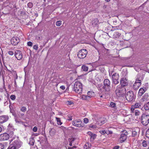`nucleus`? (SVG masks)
<instances>
[{
    "mask_svg": "<svg viewBox=\"0 0 149 149\" xmlns=\"http://www.w3.org/2000/svg\"><path fill=\"white\" fill-rule=\"evenodd\" d=\"M8 130L9 134L5 133L0 135L1 140L3 141L7 140L9 137V136H12L13 135L14 133L12 131V130H13V129L12 127L10 124L8 126Z\"/></svg>",
    "mask_w": 149,
    "mask_h": 149,
    "instance_id": "nucleus-1",
    "label": "nucleus"
},
{
    "mask_svg": "<svg viewBox=\"0 0 149 149\" xmlns=\"http://www.w3.org/2000/svg\"><path fill=\"white\" fill-rule=\"evenodd\" d=\"M72 90L73 91L78 94L81 93L83 90L82 84L79 81H76L74 85Z\"/></svg>",
    "mask_w": 149,
    "mask_h": 149,
    "instance_id": "nucleus-2",
    "label": "nucleus"
},
{
    "mask_svg": "<svg viewBox=\"0 0 149 149\" xmlns=\"http://www.w3.org/2000/svg\"><path fill=\"white\" fill-rule=\"evenodd\" d=\"M116 92L117 96H120L126 93V90L123 87L117 86Z\"/></svg>",
    "mask_w": 149,
    "mask_h": 149,
    "instance_id": "nucleus-3",
    "label": "nucleus"
},
{
    "mask_svg": "<svg viewBox=\"0 0 149 149\" xmlns=\"http://www.w3.org/2000/svg\"><path fill=\"white\" fill-rule=\"evenodd\" d=\"M148 115L144 114L141 116V121L142 123L144 125H146L149 123V111Z\"/></svg>",
    "mask_w": 149,
    "mask_h": 149,
    "instance_id": "nucleus-4",
    "label": "nucleus"
},
{
    "mask_svg": "<svg viewBox=\"0 0 149 149\" xmlns=\"http://www.w3.org/2000/svg\"><path fill=\"white\" fill-rule=\"evenodd\" d=\"M104 85L103 88L106 91H109L111 88L110 81L108 79H105L104 81Z\"/></svg>",
    "mask_w": 149,
    "mask_h": 149,
    "instance_id": "nucleus-5",
    "label": "nucleus"
},
{
    "mask_svg": "<svg viewBox=\"0 0 149 149\" xmlns=\"http://www.w3.org/2000/svg\"><path fill=\"white\" fill-rule=\"evenodd\" d=\"M88 53L86 49H81L78 53L77 56L80 58H85Z\"/></svg>",
    "mask_w": 149,
    "mask_h": 149,
    "instance_id": "nucleus-6",
    "label": "nucleus"
},
{
    "mask_svg": "<svg viewBox=\"0 0 149 149\" xmlns=\"http://www.w3.org/2000/svg\"><path fill=\"white\" fill-rule=\"evenodd\" d=\"M126 100L128 101H132L134 98L133 92L132 91H130L127 92L126 95Z\"/></svg>",
    "mask_w": 149,
    "mask_h": 149,
    "instance_id": "nucleus-7",
    "label": "nucleus"
},
{
    "mask_svg": "<svg viewBox=\"0 0 149 149\" xmlns=\"http://www.w3.org/2000/svg\"><path fill=\"white\" fill-rule=\"evenodd\" d=\"M72 123L74 126L77 127H82L84 126L83 124L82 123L81 120L79 119H77L73 120L72 122Z\"/></svg>",
    "mask_w": 149,
    "mask_h": 149,
    "instance_id": "nucleus-8",
    "label": "nucleus"
},
{
    "mask_svg": "<svg viewBox=\"0 0 149 149\" xmlns=\"http://www.w3.org/2000/svg\"><path fill=\"white\" fill-rule=\"evenodd\" d=\"M119 75L116 73L113 74L112 76L113 82L115 84H117L119 83Z\"/></svg>",
    "mask_w": 149,
    "mask_h": 149,
    "instance_id": "nucleus-9",
    "label": "nucleus"
},
{
    "mask_svg": "<svg viewBox=\"0 0 149 149\" xmlns=\"http://www.w3.org/2000/svg\"><path fill=\"white\" fill-rule=\"evenodd\" d=\"M127 134V132L125 130L123 132L120 138V141L121 143L123 142L126 140Z\"/></svg>",
    "mask_w": 149,
    "mask_h": 149,
    "instance_id": "nucleus-10",
    "label": "nucleus"
},
{
    "mask_svg": "<svg viewBox=\"0 0 149 149\" xmlns=\"http://www.w3.org/2000/svg\"><path fill=\"white\" fill-rule=\"evenodd\" d=\"M20 41V39L18 37H14L11 40V42L12 45H17Z\"/></svg>",
    "mask_w": 149,
    "mask_h": 149,
    "instance_id": "nucleus-11",
    "label": "nucleus"
},
{
    "mask_svg": "<svg viewBox=\"0 0 149 149\" xmlns=\"http://www.w3.org/2000/svg\"><path fill=\"white\" fill-rule=\"evenodd\" d=\"M15 55L18 60L21 59L22 58V54L19 50H16L15 53Z\"/></svg>",
    "mask_w": 149,
    "mask_h": 149,
    "instance_id": "nucleus-12",
    "label": "nucleus"
},
{
    "mask_svg": "<svg viewBox=\"0 0 149 149\" xmlns=\"http://www.w3.org/2000/svg\"><path fill=\"white\" fill-rule=\"evenodd\" d=\"M120 83L121 86H125L127 85L128 81L127 79L125 77H123L122 78L120 81Z\"/></svg>",
    "mask_w": 149,
    "mask_h": 149,
    "instance_id": "nucleus-13",
    "label": "nucleus"
},
{
    "mask_svg": "<svg viewBox=\"0 0 149 149\" xmlns=\"http://www.w3.org/2000/svg\"><path fill=\"white\" fill-rule=\"evenodd\" d=\"M9 119L8 116H0V123H3L7 121Z\"/></svg>",
    "mask_w": 149,
    "mask_h": 149,
    "instance_id": "nucleus-14",
    "label": "nucleus"
},
{
    "mask_svg": "<svg viewBox=\"0 0 149 149\" xmlns=\"http://www.w3.org/2000/svg\"><path fill=\"white\" fill-rule=\"evenodd\" d=\"M56 129L54 128H50L49 130V134L50 136H54L56 133Z\"/></svg>",
    "mask_w": 149,
    "mask_h": 149,
    "instance_id": "nucleus-15",
    "label": "nucleus"
},
{
    "mask_svg": "<svg viewBox=\"0 0 149 149\" xmlns=\"http://www.w3.org/2000/svg\"><path fill=\"white\" fill-rule=\"evenodd\" d=\"M22 144V143L17 141H15L14 142V144L13 145L17 148L18 149L20 147Z\"/></svg>",
    "mask_w": 149,
    "mask_h": 149,
    "instance_id": "nucleus-16",
    "label": "nucleus"
},
{
    "mask_svg": "<svg viewBox=\"0 0 149 149\" xmlns=\"http://www.w3.org/2000/svg\"><path fill=\"white\" fill-rule=\"evenodd\" d=\"M89 127L94 129H97L100 128V126L97 123L95 124H91L89 125Z\"/></svg>",
    "mask_w": 149,
    "mask_h": 149,
    "instance_id": "nucleus-17",
    "label": "nucleus"
},
{
    "mask_svg": "<svg viewBox=\"0 0 149 149\" xmlns=\"http://www.w3.org/2000/svg\"><path fill=\"white\" fill-rule=\"evenodd\" d=\"M131 112L136 116H139L140 115V111L137 109H135L131 108Z\"/></svg>",
    "mask_w": 149,
    "mask_h": 149,
    "instance_id": "nucleus-18",
    "label": "nucleus"
},
{
    "mask_svg": "<svg viewBox=\"0 0 149 149\" xmlns=\"http://www.w3.org/2000/svg\"><path fill=\"white\" fill-rule=\"evenodd\" d=\"M99 119L98 121H97V124H98L100 126L105 123V120L104 118H100Z\"/></svg>",
    "mask_w": 149,
    "mask_h": 149,
    "instance_id": "nucleus-19",
    "label": "nucleus"
},
{
    "mask_svg": "<svg viewBox=\"0 0 149 149\" xmlns=\"http://www.w3.org/2000/svg\"><path fill=\"white\" fill-rule=\"evenodd\" d=\"M142 104L140 102L136 103L134 105H132L131 108H132L135 109L138 108H139L141 107Z\"/></svg>",
    "mask_w": 149,
    "mask_h": 149,
    "instance_id": "nucleus-20",
    "label": "nucleus"
},
{
    "mask_svg": "<svg viewBox=\"0 0 149 149\" xmlns=\"http://www.w3.org/2000/svg\"><path fill=\"white\" fill-rule=\"evenodd\" d=\"M87 134L90 136L91 139L93 140L95 139L96 136V134H93L91 132H88Z\"/></svg>",
    "mask_w": 149,
    "mask_h": 149,
    "instance_id": "nucleus-21",
    "label": "nucleus"
},
{
    "mask_svg": "<svg viewBox=\"0 0 149 149\" xmlns=\"http://www.w3.org/2000/svg\"><path fill=\"white\" fill-rule=\"evenodd\" d=\"M120 35V33L118 32H115L113 33V37L114 39L118 38Z\"/></svg>",
    "mask_w": 149,
    "mask_h": 149,
    "instance_id": "nucleus-22",
    "label": "nucleus"
},
{
    "mask_svg": "<svg viewBox=\"0 0 149 149\" xmlns=\"http://www.w3.org/2000/svg\"><path fill=\"white\" fill-rule=\"evenodd\" d=\"M109 107L113 108L115 110L116 109V104L113 102H111Z\"/></svg>",
    "mask_w": 149,
    "mask_h": 149,
    "instance_id": "nucleus-23",
    "label": "nucleus"
},
{
    "mask_svg": "<svg viewBox=\"0 0 149 149\" xmlns=\"http://www.w3.org/2000/svg\"><path fill=\"white\" fill-rule=\"evenodd\" d=\"M145 92L144 89L142 88H141L139 91L138 94L139 95L141 96Z\"/></svg>",
    "mask_w": 149,
    "mask_h": 149,
    "instance_id": "nucleus-24",
    "label": "nucleus"
},
{
    "mask_svg": "<svg viewBox=\"0 0 149 149\" xmlns=\"http://www.w3.org/2000/svg\"><path fill=\"white\" fill-rule=\"evenodd\" d=\"M99 118H100V117L97 115L94 114L93 115L92 119L96 121L97 123V121H98Z\"/></svg>",
    "mask_w": 149,
    "mask_h": 149,
    "instance_id": "nucleus-25",
    "label": "nucleus"
},
{
    "mask_svg": "<svg viewBox=\"0 0 149 149\" xmlns=\"http://www.w3.org/2000/svg\"><path fill=\"white\" fill-rule=\"evenodd\" d=\"M81 98L84 100H89L90 99L89 97H88V95H82Z\"/></svg>",
    "mask_w": 149,
    "mask_h": 149,
    "instance_id": "nucleus-26",
    "label": "nucleus"
},
{
    "mask_svg": "<svg viewBox=\"0 0 149 149\" xmlns=\"http://www.w3.org/2000/svg\"><path fill=\"white\" fill-rule=\"evenodd\" d=\"M87 95L90 98L94 96V93L92 91H88L87 93Z\"/></svg>",
    "mask_w": 149,
    "mask_h": 149,
    "instance_id": "nucleus-27",
    "label": "nucleus"
},
{
    "mask_svg": "<svg viewBox=\"0 0 149 149\" xmlns=\"http://www.w3.org/2000/svg\"><path fill=\"white\" fill-rule=\"evenodd\" d=\"M141 85V84L134 83L133 88L135 90H136L139 88Z\"/></svg>",
    "mask_w": 149,
    "mask_h": 149,
    "instance_id": "nucleus-28",
    "label": "nucleus"
},
{
    "mask_svg": "<svg viewBox=\"0 0 149 149\" xmlns=\"http://www.w3.org/2000/svg\"><path fill=\"white\" fill-rule=\"evenodd\" d=\"M81 69L82 70L86 72L88 70V68L85 65H83L82 66Z\"/></svg>",
    "mask_w": 149,
    "mask_h": 149,
    "instance_id": "nucleus-29",
    "label": "nucleus"
},
{
    "mask_svg": "<svg viewBox=\"0 0 149 149\" xmlns=\"http://www.w3.org/2000/svg\"><path fill=\"white\" fill-rule=\"evenodd\" d=\"M144 107L146 110L149 109V102L145 104L144 106Z\"/></svg>",
    "mask_w": 149,
    "mask_h": 149,
    "instance_id": "nucleus-30",
    "label": "nucleus"
},
{
    "mask_svg": "<svg viewBox=\"0 0 149 149\" xmlns=\"http://www.w3.org/2000/svg\"><path fill=\"white\" fill-rule=\"evenodd\" d=\"M34 140L33 139L31 138L30 139L29 144L30 145L33 146L34 144Z\"/></svg>",
    "mask_w": 149,
    "mask_h": 149,
    "instance_id": "nucleus-31",
    "label": "nucleus"
},
{
    "mask_svg": "<svg viewBox=\"0 0 149 149\" xmlns=\"http://www.w3.org/2000/svg\"><path fill=\"white\" fill-rule=\"evenodd\" d=\"M7 149H17L15 146L13 145H10Z\"/></svg>",
    "mask_w": 149,
    "mask_h": 149,
    "instance_id": "nucleus-32",
    "label": "nucleus"
},
{
    "mask_svg": "<svg viewBox=\"0 0 149 149\" xmlns=\"http://www.w3.org/2000/svg\"><path fill=\"white\" fill-rule=\"evenodd\" d=\"M56 119L58 124V125H61L62 124V123L61 122L60 118H56Z\"/></svg>",
    "mask_w": 149,
    "mask_h": 149,
    "instance_id": "nucleus-33",
    "label": "nucleus"
},
{
    "mask_svg": "<svg viewBox=\"0 0 149 149\" xmlns=\"http://www.w3.org/2000/svg\"><path fill=\"white\" fill-rule=\"evenodd\" d=\"M100 133L102 134H106V130H103L100 131Z\"/></svg>",
    "mask_w": 149,
    "mask_h": 149,
    "instance_id": "nucleus-34",
    "label": "nucleus"
},
{
    "mask_svg": "<svg viewBox=\"0 0 149 149\" xmlns=\"http://www.w3.org/2000/svg\"><path fill=\"white\" fill-rule=\"evenodd\" d=\"M62 24V22L61 21H57L56 23V25L57 26H60Z\"/></svg>",
    "mask_w": 149,
    "mask_h": 149,
    "instance_id": "nucleus-35",
    "label": "nucleus"
},
{
    "mask_svg": "<svg viewBox=\"0 0 149 149\" xmlns=\"http://www.w3.org/2000/svg\"><path fill=\"white\" fill-rule=\"evenodd\" d=\"M142 145L143 147H146L147 146V144L146 141L145 140H143L142 143Z\"/></svg>",
    "mask_w": 149,
    "mask_h": 149,
    "instance_id": "nucleus-36",
    "label": "nucleus"
},
{
    "mask_svg": "<svg viewBox=\"0 0 149 149\" xmlns=\"http://www.w3.org/2000/svg\"><path fill=\"white\" fill-rule=\"evenodd\" d=\"M21 111L23 112H24L26 111V108L24 107H22L21 109Z\"/></svg>",
    "mask_w": 149,
    "mask_h": 149,
    "instance_id": "nucleus-37",
    "label": "nucleus"
},
{
    "mask_svg": "<svg viewBox=\"0 0 149 149\" xmlns=\"http://www.w3.org/2000/svg\"><path fill=\"white\" fill-rule=\"evenodd\" d=\"M89 144L87 143L84 146V149H89Z\"/></svg>",
    "mask_w": 149,
    "mask_h": 149,
    "instance_id": "nucleus-38",
    "label": "nucleus"
},
{
    "mask_svg": "<svg viewBox=\"0 0 149 149\" xmlns=\"http://www.w3.org/2000/svg\"><path fill=\"white\" fill-rule=\"evenodd\" d=\"M137 134V132L135 131H133L132 135L133 136H134Z\"/></svg>",
    "mask_w": 149,
    "mask_h": 149,
    "instance_id": "nucleus-39",
    "label": "nucleus"
},
{
    "mask_svg": "<svg viewBox=\"0 0 149 149\" xmlns=\"http://www.w3.org/2000/svg\"><path fill=\"white\" fill-rule=\"evenodd\" d=\"M141 80L138 79L137 78L134 83L141 84Z\"/></svg>",
    "mask_w": 149,
    "mask_h": 149,
    "instance_id": "nucleus-40",
    "label": "nucleus"
},
{
    "mask_svg": "<svg viewBox=\"0 0 149 149\" xmlns=\"http://www.w3.org/2000/svg\"><path fill=\"white\" fill-rule=\"evenodd\" d=\"M5 146L4 144L0 143V149H4Z\"/></svg>",
    "mask_w": 149,
    "mask_h": 149,
    "instance_id": "nucleus-41",
    "label": "nucleus"
},
{
    "mask_svg": "<svg viewBox=\"0 0 149 149\" xmlns=\"http://www.w3.org/2000/svg\"><path fill=\"white\" fill-rule=\"evenodd\" d=\"M28 6L29 8H31L33 6V4L31 2L29 3L28 4Z\"/></svg>",
    "mask_w": 149,
    "mask_h": 149,
    "instance_id": "nucleus-42",
    "label": "nucleus"
},
{
    "mask_svg": "<svg viewBox=\"0 0 149 149\" xmlns=\"http://www.w3.org/2000/svg\"><path fill=\"white\" fill-rule=\"evenodd\" d=\"M106 134L107 135L112 134L113 133V132L112 131L109 130H106Z\"/></svg>",
    "mask_w": 149,
    "mask_h": 149,
    "instance_id": "nucleus-43",
    "label": "nucleus"
},
{
    "mask_svg": "<svg viewBox=\"0 0 149 149\" xmlns=\"http://www.w3.org/2000/svg\"><path fill=\"white\" fill-rule=\"evenodd\" d=\"M84 122L85 123H87L88 122V120L87 118H85L84 119Z\"/></svg>",
    "mask_w": 149,
    "mask_h": 149,
    "instance_id": "nucleus-44",
    "label": "nucleus"
},
{
    "mask_svg": "<svg viewBox=\"0 0 149 149\" xmlns=\"http://www.w3.org/2000/svg\"><path fill=\"white\" fill-rule=\"evenodd\" d=\"M10 98L12 100H14L15 99V95H11L10 96Z\"/></svg>",
    "mask_w": 149,
    "mask_h": 149,
    "instance_id": "nucleus-45",
    "label": "nucleus"
},
{
    "mask_svg": "<svg viewBox=\"0 0 149 149\" xmlns=\"http://www.w3.org/2000/svg\"><path fill=\"white\" fill-rule=\"evenodd\" d=\"M68 118L67 120L68 121H71L72 120V116H70L68 115Z\"/></svg>",
    "mask_w": 149,
    "mask_h": 149,
    "instance_id": "nucleus-46",
    "label": "nucleus"
},
{
    "mask_svg": "<svg viewBox=\"0 0 149 149\" xmlns=\"http://www.w3.org/2000/svg\"><path fill=\"white\" fill-rule=\"evenodd\" d=\"M38 45H35L33 46V48L34 49L37 50L38 49Z\"/></svg>",
    "mask_w": 149,
    "mask_h": 149,
    "instance_id": "nucleus-47",
    "label": "nucleus"
},
{
    "mask_svg": "<svg viewBox=\"0 0 149 149\" xmlns=\"http://www.w3.org/2000/svg\"><path fill=\"white\" fill-rule=\"evenodd\" d=\"M66 103L68 105H71L73 104V102L70 101H67L66 102Z\"/></svg>",
    "mask_w": 149,
    "mask_h": 149,
    "instance_id": "nucleus-48",
    "label": "nucleus"
},
{
    "mask_svg": "<svg viewBox=\"0 0 149 149\" xmlns=\"http://www.w3.org/2000/svg\"><path fill=\"white\" fill-rule=\"evenodd\" d=\"M27 44L29 46H31L33 45L32 43L30 41L28 42L27 43Z\"/></svg>",
    "mask_w": 149,
    "mask_h": 149,
    "instance_id": "nucleus-49",
    "label": "nucleus"
},
{
    "mask_svg": "<svg viewBox=\"0 0 149 149\" xmlns=\"http://www.w3.org/2000/svg\"><path fill=\"white\" fill-rule=\"evenodd\" d=\"M8 54L10 55H13L14 54V53L13 51H8Z\"/></svg>",
    "mask_w": 149,
    "mask_h": 149,
    "instance_id": "nucleus-50",
    "label": "nucleus"
},
{
    "mask_svg": "<svg viewBox=\"0 0 149 149\" xmlns=\"http://www.w3.org/2000/svg\"><path fill=\"white\" fill-rule=\"evenodd\" d=\"M33 131L34 132H36L37 130V127H34L33 129Z\"/></svg>",
    "mask_w": 149,
    "mask_h": 149,
    "instance_id": "nucleus-51",
    "label": "nucleus"
},
{
    "mask_svg": "<svg viewBox=\"0 0 149 149\" xmlns=\"http://www.w3.org/2000/svg\"><path fill=\"white\" fill-rule=\"evenodd\" d=\"M120 148V146H117L114 147L113 149H118Z\"/></svg>",
    "mask_w": 149,
    "mask_h": 149,
    "instance_id": "nucleus-52",
    "label": "nucleus"
},
{
    "mask_svg": "<svg viewBox=\"0 0 149 149\" xmlns=\"http://www.w3.org/2000/svg\"><path fill=\"white\" fill-rule=\"evenodd\" d=\"M60 88L63 90H64L65 88V87L64 86H61Z\"/></svg>",
    "mask_w": 149,
    "mask_h": 149,
    "instance_id": "nucleus-53",
    "label": "nucleus"
},
{
    "mask_svg": "<svg viewBox=\"0 0 149 149\" xmlns=\"http://www.w3.org/2000/svg\"><path fill=\"white\" fill-rule=\"evenodd\" d=\"M70 140V141H71L72 142L73 141L75 140V139L73 137H71V138L69 139Z\"/></svg>",
    "mask_w": 149,
    "mask_h": 149,
    "instance_id": "nucleus-54",
    "label": "nucleus"
},
{
    "mask_svg": "<svg viewBox=\"0 0 149 149\" xmlns=\"http://www.w3.org/2000/svg\"><path fill=\"white\" fill-rule=\"evenodd\" d=\"M99 96L100 97H102V98H105V97L104 96V95H100Z\"/></svg>",
    "mask_w": 149,
    "mask_h": 149,
    "instance_id": "nucleus-55",
    "label": "nucleus"
},
{
    "mask_svg": "<svg viewBox=\"0 0 149 149\" xmlns=\"http://www.w3.org/2000/svg\"><path fill=\"white\" fill-rule=\"evenodd\" d=\"M76 148V146H74L73 147H69V149H73L74 148Z\"/></svg>",
    "mask_w": 149,
    "mask_h": 149,
    "instance_id": "nucleus-56",
    "label": "nucleus"
},
{
    "mask_svg": "<svg viewBox=\"0 0 149 149\" xmlns=\"http://www.w3.org/2000/svg\"><path fill=\"white\" fill-rule=\"evenodd\" d=\"M60 128L62 130L64 129V127L62 126H61V127H60Z\"/></svg>",
    "mask_w": 149,
    "mask_h": 149,
    "instance_id": "nucleus-57",
    "label": "nucleus"
},
{
    "mask_svg": "<svg viewBox=\"0 0 149 149\" xmlns=\"http://www.w3.org/2000/svg\"><path fill=\"white\" fill-rule=\"evenodd\" d=\"M2 130V128L0 127V133L1 132Z\"/></svg>",
    "mask_w": 149,
    "mask_h": 149,
    "instance_id": "nucleus-58",
    "label": "nucleus"
},
{
    "mask_svg": "<svg viewBox=\"0 0 149 149\" xmlns=\"http://www.w3.org/2000/svg\"><path fill=\"white\" fill-rule=\"evenodd\" d=\"M110 1V0H105V1L107 2H109Z\"/></svg>",
    "mask_w": 149,
    "mask_h": 149,
    "instance_id": "nucleus-59",
    "label": "nucleus"
},
{
    "mask_svg": "<svg viewBox=\"0 0 149 149\" xmlns=\"http://www.w3.org/2000/svg\"><path fill=\"white\" fill-rule=\"evenodd\" d=\"M70 146H72V143L71 142H70L69 144Z\"/></svg>",
    "mask_w": 149,
    "mask_h": 149,
    "instance_id": "nucleus-60",
    "label": "nucleus"
},
{
    "mask_svg": "<svg viewBox=\"0 0 149 149\" xmlns=\"http://www.w3.org/2000/svg\"><path fill=\"white\" fill-rule=\"evenodd\" d=\"M3 91V89H0V92H2Z\"/></svg>",
    "mask_w": 149,
    "mask_h": 149,
    "instance_id": "nucleus-61",
    "label": "nucleus"
},
{
    "mask_svg": "<svg viewBox=\"0 0 149 149\" xmlns=\"http://www.w3.org/2000/svg\"><path fill=\"white\" fill-rule=\"evenodd\" d=\"M23 115H24V114H23V113H22V114H21V116H23Z\"/></svg>",
    "mask_w": 149,
    "mask_h": 149,
    "instance_id": "nucleus-62",
    "label": "nucleus"
},
{
    "mask_svg": "<svg viewBox=\"0 0 149 149\" xmlns=\"http://www.w3.org/2000/svg\"><path fill=\"white\" fill-rule=\"evenodd\" d=\"M95 21H96V22H97V19H95Z\"/></svg>",
    "mask_w": 149,
    "mask_h": 149,
    "instance_id": "nucleus-63",
    "label": "nucleus"
},
{
    "mask_svg": "<svg viewBox=\"0 0 149 149\" xmlns=\"http://www.w3.org/2000/svg\"><path fill=\"white\" fill-rule=\"evenodd\" d=\"M147 149H149V147H148Z\"/></svg>",
    "mask_w": 149,
    "mask_h": 149,
    "instance_id": "nucleus-64",
    "label": "nucleus"
}]
</instances>
